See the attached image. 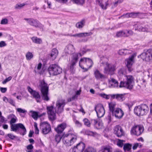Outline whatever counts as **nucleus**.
<instances>
[{
	"mask_svg": "<svg viewBox=\"0 0 152 152\" xmlns=\"http://www.w3.org/2000/svg\"><path fill=\"white\" fill-rule=\"evenodd\" d=\"M77 134H67L63 135L58 133L56 135L55 140L57 143H59L62 138L63 143L66 146H69L73 145L77 140Z\"/></svg>",
	"mask_w": 152,
	"mask_h": 152,
	"instance_id": "nucleus-1",
	"label": "nucleus"
},
{
	"mask_svg": "<svg viewBox=\"0 0 152 152\" xmlns=\"http://www.w3.org/2000/svg\"><path fill=\"white\" fill-rule=\"evenodd\" d=\"M39 87L40 88L43 99L46 101H48L50 98L48 96L49 87L48 84L44 79L40 80L39 82Z\"/></svg>",
	"mask_w": 152,
	"mask_h": 152,
	"instance_id": "nucleus-2",
	"label": "nucleus"
},
{
	"mask_svg": "<svg viewBox=\"0 0 152 152\" xmlns=\"http://www.w3.org/2000/svg\"><path fill=\"white\" fill-rule=\"evenodd\" d=\"M19 128L20 129V134L24 135L26 133V129L24 125L21 123L11 124V131L15 132L19 131Z\"/></svg>",
	"mask_w": 152,
	"mask_h": 152,
	"instance_id": "nucleus-3",
	"label": "nucleus"
},
{
	"mask_svg": "<svg viewBox=\"0 0 152 152\" xmlns=\"http://www.w3.org/2000/svg\"><path fill=\"white\" fill-rule=\"evenodd\" d=\"M127 81H121L120 84L119 86V88L124 87L125 88L131 90L133 87L132 82L133 81V77L132 75H128L126 76Z\"/></svg>",
	"mask_w": 152,
	"mask_h": 152,
	"instance_id": "nucleus-4",
	"label": "nucleus"
},
{
	"mask_svg": "<svg viewBox=\"0 0 152 152\" xmlns=\"http://www.w3.org/2000/svg\"><path fill=\"white\" fill-rule=\"evenodd\" d=\"M51 75H56L60 74L62 72V69L56 64L51 65L48 69Z\"/></svg>",
	"mask_w": 152,
	"mask_h": 152,
	"instance_id": "nucleus-5",
	"label": "nucleus"
},
{
	"mask_svg": "<svg viewBox=\"0 0 152 152\" xmlns=\"http://www.w3.org/2000/svg\"><path fill=\"white\" fill-rule=\"evenodd\" d=\"M46 109L49 119L53 121L56 118V110L53 106H47Z\"/></svg>",
	"mask_w": 152,
	"mask_h": 152,
	"instance_id": "nucleus-6",
	"label": "nucleus"
},
{
	"mask_svg": "<svg viewBox=\"0 0 152 152\" xmlns=\"http://www.w3.org/2000/svg\"><path fill=\"white\" fill-rule=\"evenodd\" d=\"M140 57L143 60L146 61H152V48L148 49L146 51L145 50L143 53L138 56V58Z\"/></svg>",
	"mask_w": 152,
	"mask_h": 152,
	"instance_id": "nucleus-7",
	"label": "nucleus"
},
{
	"mask_svg": "<svg viewBox=\"0 0 152 152\" xmlns=\"http://www.w3.org/2000/svg\"><path fill=\"white\" fill-rule=\"evenodd\" d=\"M66 103L64 99H61L57 101L56 103V108L57 110V113H60L64 110V107Z\"/></svg>",
	"mask_w": 152,
	"mask_h": 152,
	"instance_id": "nucleus-8",
	"label": "nucleus"
},
{
	"mask_svg": "<svg viewBox=\"0 0 152 152\" xmlns=\"http://www.w3.org/2000/svg\"><path fill=\"white\" fill-rule=\"evenodd\" d=\"M40 128L42 130V133L44 134H48L51 130L50 125L46 122L40 124Z\"/></svg>",
	"mask_w": 152,
	"mask_h": 152,
	"instance_id": "nucleus-9",
	"label": "nucleus"
},
{
	"mask_svg": "<svg viewBox=\"0 0 152 152\" xmlns=\"http://www.w3.org/2000/svg\"><path fill=\"white\" fill-rule=\"evenodd\" d=\"M95 110L98 118H101L104 115L105 110L103 105L102 104H98L96 105L95 107Z\"/></svg>",
	"mask_w": 152,
	"mask_h": 152,
	"instance_id": "nucleus-10",
	"label": "nucleus"
},
{
	"mask_svg": "<svg viewBox=\"0 0 152 152\" xmlns=\"http://www.w3.org/2000/svg\"><path fill=\"white\" fill-rule=\"evenodd\" d=\"M24 20L27 21V23L30 26L37 28L40 27L41 24L39 22L37 19L33 18H25Z\"/></svg>",
	"mask_w": 152,
	"mask_h": 152,
	"instance_id": "nucleus-11",
	"label": "nucleus"
},
{
	"mask_svg": "<svg viewBox=\"0 0 152 152\" xmlns=\"http://www.w3.org/2000/svg\"><path fill=\"white\" fill-rule=\"evenodd\" d=\"M27 88L28 92L35 99L37 102H40V99L41 96L39 92L33 90L29 86H28Z\"/></svg>",
	"mask_w": 152,
	"mask_h": 152,
	"instance_id": "nucleus-12",
	"label": "nucleus"
},
{
	"mask_svg": "<svg viewBox=\"0 0 152 152\" xmlns=\"http://www.w3.org/2000/svg\"><path fill=\"white\" fill-rule=\"evenodd\" d=\"M114 130V133L118 137H121L124 135V132L120 126H116Z\"/></svg>",
	"mask_w": 152,
	"mask_h": 152,
	"instance_id": "nucleus-13",
	"label": "nucleus"
},
{
	"mask_svg": "<svg viewBox=\"0 0 152 152\" xmlns=\"http://www.w3.org/2000/svg\"><path fill=\"white\" fill-rule=\"evenodd\" d=\"M115 70V66L113 64L106 63V66L104 68V73L105 74H112Z\"/></svg>",
	"mask_w": 152,
	"mask_h": 152,
	"instance_id": "nucleus-14",
	"label": "nucleus"
},
{
	"mask_svg": "<svg viewBox=\"0 0 152 152\" xmlns=\"http://www.w3.org/2000/svg\"><path fill=\"white\" fill-rule=\"evenodd\" d=\"M112 114L113 116H115L116 118H121L124 115V113L121 109L116 108L115 110Z\"/></svg>",
	"mask_w": 152,
	"mask_h": 152,
	"instance_id": "nucleus-15",
	"label": "nucleus"
},
{
	"mask_svg": "<svg viewBox=\"0 0 152 152\" xmlns=\"http://www.w3.org/2000/svg\"><path fill=\"white\" fill-rule=\"evenodd\" d=\"M75 49L74 46L71 44L68 45L66 47L64 52L66 55L69 54H72L75 53Z\"/></svg>",
	"mask_w": 152,
	"mask_h": 152,
	"instance_id": "nucleus-16",
	"label": "nucleus"
},
{
	"mask_svg": "<svg viewBox=\"0 0 152 152\" xmlns=\"http://www.w3.org/2000/svg\"><path fill=\"white\" fill-rule=\"evenodd\" d=\"M144 130L143 127L139 125L134 126V134L138 136L143 132Z\"/></svg>",
	"mask_w": 152,
	"mask_h": 152,
	"instance_id": "nucleus-17",
	"label": "nucleus"
},
{
	"mask_svg": "<svg viewBox=\"0 0 152 152\" xmlns=\"http://www.w3.org/2000/svg\"><path fill=\"white\" fill-rule=\"evenodd\" d=\"M126 66L128 68V71L131 72L133 70V54H132L131 57L128 59L126 60Z\"/></svg>",
	"mask_w": 152,
	"mask_h": 152,
	"instance_id": "nucleus-18",
	"label": "nucleus"
},
{
	"mask_svg": "<svg viewBox=\"0 0 152 152\" xmlns=\"http://www.w3.org/2000/svg\"><path fill=\"white\" fill-rule=\"evenodd\" d=\"M66 127V125L65 123H62L58 125L55 128V131L57 133L61 134L64 130Z\"/></svg>",
	"mask_w": 152,
	"mask_h": 152,
	"instance_id": "nucleus-19",
	"label": "nucleus"
},
{
	"mask_svg": "<svg viewBox=\"0 0 152 152\" xmlns=\"http://www.w3.org/2000/svg\"><path fill=\"white\" fill-rule=\"evenodd\" d=\"M94 75L96 78L97 80H102L106 78V76L101 73L97 69H96L94 71Z\"/></svg>",
	"mask_w": 152,
	"mask_h": 152,
	"instance_id": "nucleus-20",
	"label": "nucleus"
},
{
	"mask_svg": "<svg viewBox=\"0 0 152 152\" xmlns=\"http://www.w3.org/2000/svg\"><path fill=\"white\" fill-rule=\"evenodd\" d=\"M126 94H112L111 95V97L112 98L114 99L116 98L118 101L120 102H122L124 100L125 98V95Z\"/></svg>",
	"mask_w": 152,
	"mask_h": 152,
	"instance_id": "nucleus-21",
	"label": "nucleus"
},
{
	"mask_svg": "<svg viewBox=\"0 0 152 152\" xmlns=\"http://www.w3.org/2000/svg\"><path fill=\"white\" fill-rule=\"evenodd\" d=\"M30 113H31V117L35 120H37L38 117H40L46 114V113H44L41 114H39L38 112L33 110H31Z\"/></svg>",
	"mask_w": 152,
	"mask_h": 152,
	"instance_id": "nucleus-22",
	"label": "nucleus"
},
{
	"mask_svg": "<svg viewBox=\"0 0 152 152\" xmlns=\"http://www.w3.org/2000/svg\"><path fill=\"white\" fill-rule=\"evenodd\" d=\"M141 115H146L148 111V107L145 104H142L140 105Z\"/></svg>",
	"mask_w": 152,
	"mask_h": 152,
	"instance_id": "nucleus-23",
	"label": "nucleus"
},
{
	"mask_svg": "<svg viewBox=\"0 0 152 152\" xmlns=\"http://www.w3.org/2000/svg\"><path fill=\"white\" fill-rule=\"evenodd\" d=\"M78 53H74L72 54L71 57V61L70 63L72 64H76L78 61Z\"/></svg>",
	"mask_w": 152,
	"mask_h": 152,
	"instance_id": "nucleus-24",
	"label": "nucleus"
},
{
	"mask_svg": "<svg viewBox=\"0 0 152 152\" xmlns=\"http://www.w3.org/2000/svg\"><path fill=\"white\" fill-rule=\"evenodd\" d=\"M92 34L93 33L91 32L89 33H81L78 34H75L71 35V36L74 37H81L90 36L92 35Z\"/></svg>",
	"mask_w": 152,
	"mask_h": 152,
	"instance_id": "nucleus-25",
	"label": "nucleus"
},
{
	"mask_svg": "<svg viewBox=\"0 0 152 152\" xmlns=\"http://www.w3.org/2000/svg\"><path fill=\"white\" fill-rule=\"evenodd\" d=\"M86 61L87 68H85V71H87L88 69L91 68L93 64V61L90 58H86Z\"/></svg>",
	"mask_w": 152,
	"mask_h": 152,
	"instance_id": "nucleus-26",
	"label": "nucleus"
},
{
	"mask_svg": "<svg viewBox=\"0 0 152 152\" xmlns=\"http://www.w3.org/2000/svg\"><path fill=\"white\" fill-rule=\"evenodd\" d=\"M86 58H83L80 59L79 62V66L82 69L85 70V68H87L86 61Z\"/></svg>",
	"mask_w": 152,
	"mask_h": 152,
	"instance_id": "nucleus-27",
	"label": "nucleus"
},
{
	"mask_svg": "<svg viewBox=\"0 0 152 152\" xmlns=\"http://www.w3.org/2000/svg\"><path fill=\"white\" fill-rule=\"evenodd\" d=\"M112 148L109 145L103 146L101 148V152H112Z\"/></svg>",
	"mask_w": 152,
	"mask_h": 152,
	"instance_id": "nucleus-28",
	"label": "nucleus"
},
{
	"mask_svg": "<svg viewBox=\"0 0 152 152\" xmlns=\"http://www.w3.org/2000/svg\"><path fill=\"white\" fill-rule=\"evenodd\" d=\"M8 119H11L10 121V124H13L15 123L17 121V118L15 115L13 114H10L8 116Z\"/></svg>",
	"mask_w": 152,
	"mask_h": 152,
	"instance_id": "nucleus-29",
	"label": "nucleus"
},
{
	"mask_svg": "<svg viewBox=\"0 0 152 152\" xmlns=\"http://www.w3.org/2000/svg\"><path fill=\"white\" fill-rule=\"evenodd\" d=\"M58 53V51L57 49L53 48L52 50L50 56L52 58V60H54L56 58Z\"/></svg>",
	"mask_w": 152,
	"mask_h": 152,
	"instance_id": "nucleus-30",
	"label": "nucleus"
},
{
	"mask_svg": "<svg viewBox=\"0 0 152 152\" xmlns=\"http://www.w3.org/2000/svg\"><path fill=\"white\" fill-rule=\"evenodd\" d=\"M140 105L136 106L134 109V113L137 115H141Z\"/></svg>",
	"mask_w": 152,
	"mask_h": 152,
	"instance_id": "nucleus-31",
	"label": "nucleus"
},
{
	"mask_svg": "<svg viewBox=\"0 0 152 152\" xmlns=\"http://www.w3.org/2000/svg\"><path fill=\"white\" fill-rule=\"evenodd\" d=\"M85 23V20L84 19H83L80 22L76 23V26L77 28H82L84 26Z\"/></svg>",
	"mask_w": 152,
	"mask_h": 152,
	"instance_id": "nucleus-32",
	"label": "nucleus"
},
{
	"mask_svg": "<svg viewBox=\"0 0 152 152\" xmlns=\"http://www.w3.org/2000/svg\"><path fill=\"white\" fill-rule=\"evenodd\" d=\"M31 39L34 43L37 44H39L42 43V39L36 37H32L31 38Z\"/></svg>",
	"mask_w": 152,
	"mask_h": 152,
	"instance_id": "nucleus-33",
	"label": "nucleus"
},
{
	"mask_svg": "<svg viewBox=\"0 0 152 152\" xmlns=\"http://www.w3.org/2000/svg\"><path fill=\"white\" fill-rule=\"evenodd\" d=\"M75 147L77 148L81 152H82L85 148V145L84 143L80 142L78 143Z\"/></svg>",
	"mask_w": 152,
	"mask_h": 152,
	"instance_id": "nucleus-34",
	"label": "nucleus"
},
{
	"mask_svg": "<svg viewBox=\"0 0 152 152\" xmlns=\"http://www.w3.org/2000/svg\"><path fill=\"white\" fill-rule=\"evenodd\" d=\"M116 104L114 102H111L109 103V110L111 113L116 110Z\"/></svg>",
	"mask_w": 152,
	"mask_h": 152,
	"instance_id": "nucleus-35",
	"label": "nucleus"
},
{
	"mask_svg": "<svg viewBox=\"0 0 152 152\" xmlns=\"http://www.w3.org/2000/svg\"><path fill=\"white\" fill-rule=\"evenodd\" d=\"M110 82L111 83L110 85L109 86L110 87L114 88L118 86V82L114 78L111 79Z\"/></svg>",
	"mask_w": 152,
	"mask_h": 152,
	"instance_id": "nucleus-36",
	"label": "nucleus"
},
{
	"mask_svg": "<svg viewBox=\"0 0 152 152\" xmlns=\"http://www.w3.org/2000/svg\"><path fill=\"white\" fill-rule=\"evenodd\" d=\"M102 0H96V1L98 2L99 5L101 7L102 9L104 10H106L107 9V7L108 5V1H107L105 2V5L104 6L101 2V1Z\"/></svg>",
	"mask_w": 152,
	"mask_h": 152,
	"instance_id": "nucleus-37",
	"label": "nucleus"
},
{
	"mask_svg": "<svg viewBox=\"0 0 152 152\" xmlns=\"http://www.w3.org/2000/svg\"><path fill=\"white\" fill-rule=\"evenodd\" d=\"M132 148V145L129 143L125 144L124 145L123 148L125 151H129Z\"/></svg>",
	"mask_w": 152,
	"mask_h": 152,
	"instance_id": "nucleus-38",
	"label": "nucleus"
},
{
	"mask_svg": "<svg viewBox=\"0 0 152 152\" xmlns=\"http://www.w3.org/2000/svg\"><path fill=\"white\" fill-rule=\"evenodd\" d=\"M118 74L120 76L125 75L126 74L125 68L123 67L119 69L118 72Z\"/></svg>",
	"mask_w": 152,
	"mask_h": 152,
	"instance_id": "nucleus-39",
	"label": "nucleus"
},
{
	"mask_svg": "<svg viewBox=\"0 0 152 152\" xmlns=\"http://www.w3.org/2000/svg\"><path fill=\"white\" fill-rule=\"evenodd\" d=\"M126 34L125 31H120L117 32L116 36L118 37L128 36V35Z\"/></svg>",
	"mask_w": 152,
	"mask_h": 152,
	"instance_id": "nucleus-40",
	"label": "nucleus"
},
{
	"mask_svg": "<svg viewBox=\"0 0 152 152\" xmlns=\"http://www.w3.org/2000/svg\"><path fill=\"white\" fill-rule=\"evenodd\" d=\"M74 3L79 5H83L85 3V0H71Z\"/></svg>",
	"mask_w": 152,
	"mask_h": 152,
	"instance_id": "nucleus-41",
	"label": "nucleus"
},
{
	"mask_svg": "<svg viewBox=\"0 0 152 152\" xmlns=\"http://www.w3.org/2000/svg\"><path fill=\"white\" fill-rule=\"evenodd\" d=\"M84 152H96V151L94 148L89 147L85 149Z\"/></svg>",
	"mask_w": 152,
	"mask_h": 152,
	"instance_id": "nucleus-42",
	"label": "nucleus"
},
{
	"mask_svg": "<svg viewBox=\"0 0 152 152\" xmlns=\"http://www.w3.org/2000/svg\"><path fill=\"white\" fill-rule=\"evenodd\" d=\"M26 59L29 60L33 58V55L31 53L28 52L26 54Z\"/></svg>",
	"mask_w": 152,
	"mask_h": 152,
	"instance_id": "nucleus-43",
	"label": "nucleus"
},
{
	"mask_svg": "<svg viewBox=\"0 0 152 152\" xmlns=\"http://www.w3.org/2000/svg\"><path fill=\"white\" fill-rule=\"evenodd\" d=\"M139 24V25H138L139 24H138V26L137 27V28H135V30H137L139 31H145L146 30V28L141 26V25L140 24Z\"/></svg>",
	"mask_w": 152,
	"mask_h": 152,
	"instance_id": "nucleus-44",
	"label": "nucleus"
},
{
	"mask_svg": "<svg viewBox=\"0 0 152 152\" xmlns=\"http://www.w3.org/2000/svg\"><path fill=\"white\" fill-rule=\"evenodd\" d=\"M83 121L84 124L88 127H90L91 125V123H90L89 120L86 118H85L83 119Z\"/></svg>",
	"mask_w": 152,
	"mask_h": 152,
	"instance_id": "nucleus-45",
	"label": "nucleus"
},
{
	"mask_svg": "<svg viewBox=\"0 0 152 152\" xmlns=\"http://www.w3.org/2000/svg\"><path fill=\"white\" fill-rule=\"evenodd\" d=\"M127 49H123L120 50L118 52V54L121 55H127Z\"/></svg>",
	"mask_w": 152,
	"mask_h": 152,
	"instance_id": "nucleus-46",
	"label": "nucleus"
},
{
	"mask_svg": "<svg viewBox=\"0 0 152 152\" xmlns=\"http://www.w3.org/2000/svg\"><path fill=\"white\" fill-rule=\"evenodd\" d=\"M133 16V13L131 12L130 13H127L125 14H124L123 15H122L121 17H123L124 18H131Z\"/></svg>",
	"mask_w": 152,
	"mask_h": 152,
	"instance_id": "nucleus-47",
	"label": "nucleus"
},
{
	"mask_svg": "<svg viewBox=\"0 0 152 152\" xmlns=\"http://www.w3.org/2000/svg\"><path fill=\"white\" fill-rule=\"evenodd\" d=\"M76 64H70V65L69 66V69L70 70L71 73H73L75 72V69L74 68V66Z\"/></svg>",
	"mask_w": 152,
	"mask_h": 152,
	"instance_id": "nucleus-48",
	"label": "nucleus"
},
{
	"mask_svg": "<svg viewBox=\"0 0 152 152\" xmlns=\"http://www.w3.org/2000/svg\"><path fill=\"white\" fill-rule=\"evenodd\" d=\"M17 111L19 113L26 114L27 113V111L25 109H22L21 108H18Z\"/></svg>",
	"mask_w": 152,
	"mask_h": 152,
	"instance_id": "nucleus-49",
	"label": "nucleus"
},
{
	"mask_svg": "<svg viewBox=\"0 0 152 152\" xmlns=\"http://www.w3.org/2000/svg\"><path fill=\"white\" fill-rule=\"evenodd\" d=\"M25 4L24 3H22L20 4H17L15 6V8L16 9H20L23 7L25 5Z\"/></svg>",
	"mask_w": 152,
	"mask_h": 152,
	"instance_id": "nucleus-50",
	"label": "nucleus"
},
{
	"mask_svg": "<svg viewBox=\"0 0 152 152\" xmlns=\"http://www.w3.org/2000/svg\"><path fill=\"white\" fill-rule=\"evenodd\" d=\"M123 140H121L120 139L118 140V141L117 142V145L119 147H122L123 145Z\"/></svg>",
	"mask_w": 152,
	"mask_h": 152,
	"instance_id": "nucleus-51",
	"label": "nucleus"
},
{
	"mask_svg": "<svg viewBox=\"0 0 152 152\" xmlns=\"http://www.w3.org/2000/svg\"><path fill=\"white\" fill-rule=\"evenodd\" d=\"M34 126L35 129V133L36 134H39V130L38 128L37 124L36 123H34Z\"/></svg>",
	"mask_w": 152,
	"mask_h": 152,
	"instance_id": "nucleus-52",
	"label": "nucleus"
},
{
	"mask_svg": "<svg viewBox=\"0 0 152 152\" xmlns=\"http://www.w3.org/2000/svg\"><path fill=\"white\" fill-rule=\"evenodd\" d=\"M142 14V13L140 12L135 13L134 12V18L136 17H138L140 18H141V16Z\"/></svg>",
	"mask_w": 152,
	"mask_h": 152,
	"instance_id": "nucleus-53",
	"label": "nucleus"
},
{
	"mask_svg": "<svg viewBox=\"0 0 152 152\" xmlns=\"http://www.w3.org/2000/svg\"><path fill=\"white\" fill-rule=\"evenodd\" d=\"M12 79V77L11 76H9L8 77L5 79L3 82L2 83L3 84H5L8 82L10 80Z\"/></svg>",
	"mask_w": 152,
	"mask_h": 152,
	"instance_id": "nucleus-54",
	"label": "nucleus"
},
{
	"mask_svg": "<svg viewBox=\"0 0 152 152\" xmlns=\"http://www.w3.org/2000/svg\"><path fill=\"white\" fill-rule=\"evenodd\" d=\"M8 23V20L7 18L2 19L1 22V24L2 25L7 24Z\"/></svg>",
	"mask_w": 152,
	"mask_h": 152,
	"instance_id": "nucleus-55",
	"label": "nucleus"
},
{
	"mask_svg": "<svg viewBox=\"0 0 152 152\" xmlns=\"http://www.w3.org/2000/svg\"><path fill=\"white\" fill-rule=\"evenodd\" d=\"M88 49H86L85 48H83L81 50V52L80 53H78L79 55H80V56L84 55L88 51Z\"/></svg>",
	"mask_w": 152,
	"mask_h": 152,
	"instance_id": "nucleus-56",
	"label": "nucleus"
},
{
	"mask_svg": "<svg viewBox=\"0 0 152 152\" xmlns=\"http://www.w3.org/2000/svg\"><path fill=\"white\" fill-rule=\"evenodd\" d=\"M7 136L9 137L11 139L14 140L15 138H16V136L13 135L11 133H9L7 134Z\"/></svg>",
	"mask_w": 152,
	"mask_h": 152,
	"instance_id": "nucleus-57",
	"label": "nucleus"
},
{
	"mask_svg": "<svg viewBox=\"0 0 152 152\" xmlns=\"http://www.w3.org/2000/svg\"><path fill=\"white\" fill-rule=\"evenodd\" d=\"M74 123L75 125L78 127H80L82 126L81 123L77 120H75L74 121Z\"/></svg>",
	"mask_w": 152,
	"mask_h": 152,
	"instance_id": "nucleus-58",
	"label": "nucleus"
},
{
	"mask_svg": "<svg viewBox=\"0 0 152 152\" xmlns=\"http://www.w3.org/2000/svg\"><path fill=\"white\" fill-rule=\"evenodd\" d=\"M102 125L99 122H98L96 125L94 127L97 129H99L102 128Z\"/></svg>",
	"mask_w": 152,
	"mask_h": 152,
	"instance_id": "nucleus-59",
	"label": "nucleus"
},
{
	"mask_svg": "<svg viewBox=\"0 0 152 152\" xmlns=\"http://www.w3.org/2000/svg\"><path fill=\"white\" fill-rule=\"evenodd\" d=\"M85 133L86 134L89 135H91L92 136L94 135V133L93 132H92L90 131L89 130H86L85 131Z\"/></svg>",
	"mask_w": 152,
	"mask_h": 152,
	"instance_id": "nucleus-60",
	"label": "nucleus"
},
{
	"mask_svg": "<svg viewBox=\"0 0 152 152\" xmlns=\"http://www.w3.org/2000/svg\"><path fill=\"white\" fill-rule=\"evenodd\" d=\"M7 44L4 41H1L0 42V47L2 48L7 45Z\"/></svg>",
	"mask_w": 152,
	"mask_h": 152,
	"instance_id": "nucleus-61",
	"label": "nucleus"
},
{
	"mask_svg": "<svg viewBox=\"0 0 152 152\" xmlns=\"http://www.w3.org/2000/svg\"><path fill=\"white\" fill-rule=\"evenodd\" d=\"M10 104L13 106H15V102L11 99H9L8 102Z\"/></svg>",
	"mask_w": 152,
	"mask_h": 152,
	"instance_id": "nucleus-62",
	"label": "nucleus"
},
{
	"mask_svg": "<svg viewBox=\"0 0 152 152\" xmlns=\"http://www.w3.org/2000/svg\"><path fill=\"white\" fill-rule=\"evenodd\" d=\"M126 32V34L127 35H128L129 36L130 35H132L133 34V32L131 30H126L125 31Z\"/></svg>",
	"mask_w": 152,
	"mask_h": 152,
	"instance_id": "nucleus-63",
	"label": "nucleus"
},
{
	"mask_svg": "<svg viewBox=\"0 0 152 152\" xmlns=\"http://www.w3.org/2000/svg\"><path fill=\"white\" fill-rule=\"evenodd\" d=\"M72 152H81L76 147H74L72 149Z\"/></svg>",
	"mask_w": 152,
	"mask_h": 152,
	"instance_id": "nucleus-64",
	"label": "nucleus"
}]
</instances>
